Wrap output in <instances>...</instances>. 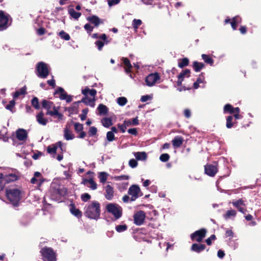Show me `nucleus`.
I'll return each mask as SVG.
<instances>
[{
    "instance_id": "e433bc0d",
    "label": "nucleus",
    "mask_w": 261,
    "mask_h": 261,
    "mask_svg": "<svg viewBox=\"0 0 261 261\" xmlns=\"http://www.w3.org/2000/svg\"><path fill=\"white\" fill-rule=\"evenodd\" d=\"M101 122L102 123V125L107 128L109 127L110 126L112 125V119L110 118L105 117L101 119Z\"/></svg>"
},
{
    "instance_id": "1a4fd4ad",
    "label": "nucleus",
    "mask_w": 261,
    "mask_h": 261,
    "mask_svg": "<svg viewBox=\"0 0 261 261\" xmlns=\"http://www.w3.org/2000/svg\"><path fill=\"white\" fill-rule=\"evenodd\" d=\"M246 200L245 198H240L238 200H232L231 203L234 207L238 209V210L243 214H245L247 210L245 208Z\"/></svg>"
},
{
    "instance_id": "f704fd0d",
    "label": "nucleus",
    "mask_w": 261,
    "mask_h": 261,
    "mask_svg": "<svg viewBox=\"0 0 261 261\" xmlns=\"http://www.w3.org/2000/svg\"><path fill=\"white\" fill-rule=\"evenodd\" d=\"M201 58L206 64H210L211 66H213L214 64V60L210 57L209 55L206 54H202Z\"/></svg>"
},
{
    "instance_id": "680f3d73",
    "label": "nucleus",
    "mask_w": 261,
    "mask_h": 261,
    "mask_svg": "<svg viewBox=\"0 0 261 261\" xmlns=\"http://www.w3.org/2000/svg\"><path fill=\"white\" fill-rule=\"evenodd\" d=\"M128 165L131 168H135L138 166V162L136 160L132 159L129 161Z\"/></svg>"
},
{
    "instance_id": "c03bdc74",
    "label": "nucleus",
    "mask_w": 261,
    "mask_h": 261,
    "mask_svg": "<svg viewBox=\"0 0 261 261\" xmlns=\"http://www.w3.org/2000/svg\"><path fill=\"white\" fill-rule=\"evenodd\" d=\"M31 105L36 110H39L40 108L39 99L37 97H34L32 99Z\"/></svg>"
},
{
    "instance_id": "49530a36",
    "label": "nucleus",
    "mask_w": 261,
    "mask_h": 261,
    "mask_svg": "<svg viewBox=\"0 0 261 261\" xmlns=\"http://www.w3.org/2000/svg\"><path fill=\"white\" fill-rule=\"evenodd\" d=\"M59 36L61 39L66 41H68L70 39L69 35L63 30L59 33Z\"/></svg>"
},
{
    "instance_id": "f03ea898",
    "label": "nucleus",
    "mask_w": 261,
    "mask_h": 261,
    "mask_svg": "<svg viewBox=\"0 0 261 261\" xmlns=\"http://www.w3.org/2000/svg\"><path fill=\"white\" fill-rule=\"evenodd\" d=\"M6 194L10 202L15 207L18 205L21 198V191L16 188H9L6 191Z\"/></svg>"
},
{
    "instance_id": "a18cd8bd",
    "label": "nucleus",
    "mask_w": 261,
    "mask_h": 261,
    "mask_svg": "<svg viewBox=\"0 0 261 261\" xmlns=\"http://www.w3.org/2000/svg\"><path fill=\"white\" fill-rule=\"evenodd\" d=\"M190 72L191 71L190 69H186L182 70L178 76L184 80V78L189 77L190 76Z\"/></svg>"
},
{
    "instance_id": "c9c22d12",
    "label": "nucleus",
    "mask_w": 261,
    "mask_h": 261,
    "mask_svg": "<svg viewBox=\"0 0 261 261\" xmlns=\"http://www.w3.org/2000/svg\"><path fill=\"white\" fill-rule=\"evenodd\" d=\"M87 182H88L90 184V186L89 187L92 190H94L97 189V184L94 181L93 178L84 179L83 181V183L84 184H86V183Z\"/></svg>"
},
{
    "instance_id": "ea45409f",
    "label": "nucleus",
    "mask_w": 261,
    "mask_h": 261,
    "mask_svg": "<svg viewBox=\"0 0 261 261\" xmlns=\"http://www.w3.org/2000/svg\"><path fill=\"white\" fill-rule=\"evenodd\" d=\"M64 136L66 140H71L74 138V135L67 128L64 129Z\"/></svg>"
},
{
    "instance_id": "13d9d810",
    "label": "nucleus",
    "mask_w": 261,
    "mask_h": 261,
    "mask_svg": "<svg viewBox=\"0 0 261 261\" xmlns=\"http://www.w3.org/2000/svg\"><path fill=\"white\" fill-rule=\"evenodd\" d=\"M88 111H89V110L88 108H85V109H83L82 114H81L80 115V118L82 121H84L86 119Z\"/></svg>"
},
{
    "instance_id": "5fc2aeb1",
    "label": "nucleus",
    "mask_w": 261,
    "mask_h": 261,
    "mask_svg": "<svg viewBox=\"0 0 261 261\" xmlns=\"http://www.w3.org/2000/svg\"><path fill=\"white\" fill-rule=\"evenodd\" d=\"M170 158V155L168 153H163L160 156V160L162 162H167Z\"/></svg>"
},
{
    "instance_id": "bb28decb",
    "label": "nucleus",
    "mask_w": 261,
    "mask_h": 261,
    "mask_svg": "<svg viewBox=\"0 0 261 261\" xmlns=\"http://www.w3.org/2000/svg\"><path fill=\"white\" fill-rule=\"evenodd\" d=\"M133 154L138 161H145L147 158V154L144 151L134 152Z\"/></svg>"
},
{
    "instance_id": "cd10ccee",
    "label": "nucleus",
    "mask_w": 261,
    "mask_h": 261,
    "mask_svg": "<svg viewBox=\"0 0 261 261\" xmlns=\"http://www.w3.org/2000/svg\"><path fill=\"white\" fill-rule=\"evenodd\" d=\"M121 60L124 65L125 72L126 73H129L130 72L131 69L132 68V65L130 64L129 60L127 58L124 57L121 59Z\"/></svg>"
},
{
    "instance_id": "473e14b6",
    "label": "nucleus",
    "mask_w": 261,
    "mask_h": 261,
    "mask_svg": "<svg viewBox=\"0 0 261 261\" xmlns=\"http://www.w3.org/2000/svg\"><path fill=\"white\" fill-rule=\"evenodd\" d=\"M237 215V212L233 210H228L226 214L224 215L225 219L227 220L228 219H234Z\"/></svg>"
},
{
    "instance_id": "37998d69",
    "label": "nucleus",
    "mask_w": 261,
    "mask_h": 261,
    "mask_svg": "<svg viewBox=\"0 0 261 261\" xmlns=\"http://www.w3.org/2000/svg\"><path fill=\"white\" fill-rule=\"evenodd\" d=\"M68 12L70 15L75 19H78L81 15L80 12H76L73 9H69Z\"/></svg>"
},
{
    "instance_id": "7ed1b4c3",
    "label": "nucleus",
    "mask_w": 261,
    "mask_h": 261,
    "mask_svg": "<svg viewBox=\"0 0 261 261\" xmlns=\"http://www.w3.org/2000/svg\"><path fill=\"white\" fill-rule=\"evenodd\" d=\"M107 212L114 216L115 220L120 219L122 215V208L115 203H109L106 206Z\"/></svg>"
},
{
    "instance_id": "79ce46f5",
    "label": "nucleus",
    "mask_w": 261,
    "mask_h": 261,
    "mask_svg": "<svg viewBox=\"0 0 261 261\" xmlns=\"http://www.w3.org/2000/svg\"><path fill=\"white\" fill-rule=\"evenodd\" d=\"M142 23V21L139 19H134L132 21V26L134 30L136 32L139 28V27Z\"/></svg>"
},
{
    "instance_id": "a878e982",
    "label": "nucleus",
    "mask_w": 261,
    "mask_h": 261,
    "mask_svg": "<svg viewBox=\"0 0 261 261\" xmlns=\"http://www.w3.org/2000/svg\"><path fill=\"white\" fill-rule=\"evenodd\" d=\"M97 91L94 89H90L88 87H86L84 89H82V93L85 96H87L88 94L92 97H95Z\"/></svg>"
},
{
    "instance_id": "9b49d317",
    "label": "nucleus",
    "mask_w": 261,
    "mask_h": 261,
    "mask_svg": "<svg viewBox=\"0 0 261 261\" xmlns=\"http://www.w3.org/2000/svg\"><path fill=\"white\" fill-rule=\"evenodd\" d=\"M160 76L158 72L151 73L148 74L145 78L146 85L149 87L153 86L155 83L160 80Z\"/></svg>"
},
{
    "instance_id": "2eb2a0df",
    "label": "nucleus",
    "mask_w": 261,
    "mask_h": 261,
    "mask_svg": "<svg viewBox=\"0 0 261 261\" xmlns=\"http://www.w3.org/2000/svg\"><path fill=\"white\" fill-rule=\"evenodd\" d=\"M233 116L230 115L226 118V126L227 128H231L235 124V122H232L233 117L235 120L241 119L243 117L239 113L233 114Z\"/></svg>"
},
{
    "instance_id": "3c124183",
    "label": "nucleus",
    "mask_w": 261,
    "mask_h": 261,
    "mask_svg": "<svg viewBox=\"0 0 261 261\" xmlns=\"http://www.w3.org/2000/svg\"><path fill=\"white\" fill-rule=\"evenodd\" d=\"M79 101H76L72 104V106L69 108V111L71 113H76L77 110L78 104Z\"/></svg>"
},
{
    "instance_id": "bf43d9fd",
    "label": "nucleus",
    "mask_w": 261,
    "mask_h": 261,
    "mask_svg": "<svg viewBox=\"0 0 261 261\" xmlns=\"http://www.w3.org/2000/svg\"><path fill=\"white\" fill-rule=\"evenodd\" d=\"M81 198L84 202H87L91 198V196L88 193H85L81 195Z\"/></svg>"
},
{
    "instance_id": "864d4df0",
    "label": "nucleus",
    "mask_w": 261,
    "mask_h": 261,
    "mask_svg": "<svg viewBox=\"0 0 261 261\" xmlns=\"http://www.w3.org/2000/svg\"><path fill=\"white\" fill-rule=\"evenodd\" d=\"M95 44L97 47L98 50H101L106 43L102 40H98L95 42Z\"/></svg>"
},
{
    "instance_id": "b1692460",
    "label": "nucleus",
    "mask_w": 261,
    "mask_h": 261,
    "mask_svg": "<svg viewBox=\"0 0 261 261\" xmlns=\"http://www.w3.org/2000/svg\"><path fill=\"white\" fill-rule=\"evenodd\" d=\"M4 184L9 183L11 181H14L17 179V176L14 173H10L8 174H4Z\"/></svg>"
},
{
    "instance_id": "58836bf2",
    "label": "nucleus",
    "mask_w": 261,
    "mask_h": 261,
    "mask_svg": "<svg viewBox=\"0 0 261 261\" xmlns=\"http://www.w3.org/2000/svg\"><path fill=\"white\" fill-rule=\"evenodd\" d=\"M70 211L73 215L78 218H81L82 216V212L79 209L76 208L74 206H72L70 208Z\"/></svg>"
},
{
    "instance_id": "f3484780",
    "label": "nucleus",
    "mask_w": 261,
    "mask_h": 261,
    "mask_svg": "<svg viewBox=\"0 0 261 261\" xmlns=\"http://www.w3.org/2000/svg\"><path fill=\"white\" fill-rule=\"evenodd\" d=\"M44 181V179L41 175V174L38 171H36L34 174V177L31 179V182L32 184H40Z\"/></svg>"
},
{
    "instance_id": "a19ab883",
    "label": "nucleus",
    "mask_w": 261,
    "mask_h": 261,
    "mask_svg": "<svg viewBox=\"0 0 261 261\" xmlns=\"http://www.w3.org/2000/svg\"><path fill=\"white\" fill-rule=\"evenodd\" d=\"M189 60L187 58H184L181 60H179L178 66L179 68H182L188 65Z\"/></svg>"
},
{
    "instance_id": "39448f33",
    "label": "nucleus",
    "mask_w": 261,
    "mask_h": 261,
    "mask_svg": "<svg viewBox=\"0 0 261 261\" xmlns=\"http://www.w3.org/2000/svg\"><path fill=\"white\" fill-rule=\"evenodd\" d=\"M49 65L43 62H38L36 67V75L40 78L45 79L49 75Z\"/></svg>"
},
{
    "instance_id": "f257e3e1",
    "label": "nucleus",
    "mask_w": 261,
    "mask_h": 261,
    "mask_svg": "<svg viewBox=\"0 0 261 261\" xmlns=\"http://www.w3.org/2000/svg\"><path fill=\"white\" fill-rule=\"evenodd\" d=\"M100 204L97 201H91L85 206L84 215L90 219L97 220L100 218Z\"/></svg>"
},
{
    "instance_id": "8fccbe9b",
    "label": "nucleus",
    "mask_w": 261,
    "mask_h": 261,
    "mask_svg": "<svg viewBox=\"0 0 261 261\" xmlns=\"http://www.w3.org/2000/svg\"><path fill=\"white\" fill-rule=\"evenodd\" d=\"M108 174L105 172H101L99 174L100 182L104 184L107 181Z\"/></svg>"
},
{
    "instance_id": "6e6d98bb",
    "label": "nucleus",
    "mask_w": 261,
    "mask_h": 261,
    "mask_svg": "<svg viewBox=\"0 0 261 261\" xmlns=\"http://www.w3.org/2000/svg\"><path fill=\"white\" fill-rule=\"evenodd\" d=\"M97 132V129L96 127H95V126L90 127L89 128V132H88L89 136L93 137V136H95V135H96Z\"/></svg>"
},
{
    "instance_id": "393cba45",
    "label": "nucleus",
    "mask_w": 261,
    "mask_h": 261,
    "mask_svg": "<svg viewBox=\"0 0 261 261\" xmlns=\"http://www.w3.org/2000/svg\"><path fill=\"white\" fill-rule=\"evenodd\" d=\"M53 109L54 111H47L46 114L47 115L56 116L59 120L62 119L63 115L58 112V110L55 106H54Z\"/></svg>"
},
{
    "instance_id": "72a5a7b5",
    "label": "nucleus",
    "mask_w": 261,
    "mask_h": 261,
    "mask_svg": "<svg viewBox=\"0 0 261 261\" xmlns=\"http://www.w3.org/2000/svg\"><path fill=\"white\" fill-rule=\"evenodd\" d=\"M205 65L203 63L194 61L193 63V68L195 72L200 71L204 67Z\"/></svg>"
},
{
    "instance_id": "4468645a",
    "label": "nucleus",
    "mask_w": 261,
    "mask_h": 261,
    "mask_svg": "<svg viewBox=\"0 0 261 261\" xmlns=\"http://www.w3.org/2000/svg\"><path fill=\"white\" fill-rule=\"evenodd\" d=\"M204 172L207 175L213 177L218 172V169L215 165L207 164L204 166Z\"/></svg>"
},
{
    "instance_id": "dca6fc26",
    "label": "nucleus",
    "mask_w": 261,
    "mask_h": 261,
    "mask_svg": "<svg viewBox=\"0 0 261 261\" xmlns=\"http://www.w3.org/2000/svg\"><path fill=\"white\" fill-rule=\"evenodd\" d=\"M58 147H60L61 150H62V143L61 141H59L56 144H54L51 146H48L47 151L48 153L53 155V158H55V155L57 152Z\"/></svg>"
},
{
    "instance_id": "5701e85b",
    "label": "nucleus",
    "mask_w": 261,
    "mask_h": 261,
    "mask_svg": "<svg viewBox=\"0 0 261 261\" xmlns=\"http://www.w3.org/2000/svg\"><path fill=\"white\" fill-rule=\"evenodd\" d=\"M95 97H93V98H89L87 96H84L80 101H79L80 103L83 102L87 106H89L91 107L95 106Z\"/></svg>"
},
{
    "instance_id": "4be33fe9",
    "label": "nucleus",
    "mask_w": 261,
    "mask_h": 261,
    "mask_svg": "<svg viewBox=\"0 0 261 261\" xmlns=\"http://www.w3.org/2000/svg\"><path fill=\"white\" fill-rule=\"evenodd\" d=\"M205 248L206 246L204 244L194 243L192 244L191 247V250L192 251L199 253L203 251L205 249Z\"/></svg>"
},
{
    "instance_id": "6e6552de",
    "label": "nucleus",
    "mask_w": 261,
    "mask_h": 261,
    "mask_svg": "<svg viewBox=\"0 0 261 261\" xmlns=\"http://www.w3.org/2000/svg\"><path fill=\"white\" fill-rule=\"evenodd\" d=\"M10 16L4 11L0 10V31L6 30L11 25Z\"/></svg>"
},
{
    "instance_id": "2f4dec72",
    "label": "nucleus",
    "mask_w": 261,
    "mask_h": 261,
    "mask_svg": "<svg viewBox=\"0 0 261 261\" xmlns=\"http://www.w3.org/2000/svg\"><path fill=\"white\" fill-rule=\"evenodd\" d=\"M88 20L94 24L95 27H97L102 22L101 20L96 15H93L92 16L88 17L87 18Z\"/></svg>"
},
{
    "instance_id": "774afa93",
    "label": "nucleus",
    "mask_w": 261,
    "mask_h": 261,
    "mask_svg": "<svg viewBox=\"0 0 261 261\" xmlns=\"http://www.w3.org/2000/svg\"><path fill=\"white\" fill-rule=\"evenodd\" d=\"M231 20L232 21H233L236 23H237V24L240 23L241 22V21H242V18L239 15H237V16H236L233 17L231 19Z\"/></svg>"
},
{
    "instance_id": "a211bd4d",
    "label": "nucleus",
    "mask_w": 261,
    "mask_h": 261,
    "mask_svg": "<svg viewBox=\"0 0 261 261\" xmlns=\"http://www.w3.org/2000/svg\"><path fill=\"white\" fill-rule=\"evenodd\" d=\"M106 193L105 194V198L109 200H111L114 197V189L110 185H108L105 187Z\"/></svg>"
},
{
    "instance_id": "09e8293b",
    "label": "nucleus",
    "mask_w": 261,
    "mask_h": 261,
    "mask_svg": "<svg viewBox=\"0 0 261 261\" xmlns=\"http://www.w3.org/2000/svg\"><path fill=\"white\" fill-rule=\"evenodd\" d=\"M127 102V98L125 97H120L117 99V102L120 106H124Z\"/></svg>"
},
{
    "instance_id": "0e129e2a",
    "label": "nucleus",
    "mask_w": 261,
    "mask_h": 261,
    "mask_svg": "<svg viewBox=\"0 0 261 261\" xmlns=\"http://www.w3.org/2000/svg\"><path fill=\"white\" fill-rule=\"evenodd\" d=\"M84 29H85V30L87 31V33L88 34H90L92 31H93V27H92L90 24L89 23H86L85 25H84Z\"/></svg>"
},
{
    "instance_id": "7c9ffc66",
    "label": "nucleus",
    "mask_w": 261,
    "mask_h": 261,
    "mask_svg": "<svg viewBox=\"0 0 261 261\" xmlns=\"http://www.w3.org/2000/svg\"><path fill=\"white\" fill-rule=\"evenodd\" d=\"M41 105L42 108L46 109L47 111H50L49 109L55 106L54 103L52 101L47 100L46 99H43L41 101Z\"/></svg>"
},
{
    "instance_id": "423d86ee",
    "label": "nucleus",
    "mask_w": 261,
    "mask_h": 261,
    "mask_svg": "<svg viewBox=\"0 0 261 261\" xmlns=\"http://www.w3.org/2000/svg\"><path fill=\"white\" fill-rule=\"evenodd\" d=\"M40 252L43 261H56V253L51 248L43 247Z\"/></svg>"
},
{
    "instance_id": "c756f323",
    "label": "nucleus",
    "mask_w": 261,
    "mask_h": 261,
    "mask_svg": "<svg viewBox=\"0 0 261 261\" xmlns=\"http://www.w3.org/2000/svg\"><path fill=\"white\" fill-rule=\"evenodd\" d=\"M97 110L98 111V114L100 116L107 115L109 111L108 107L101 103L98 105Z\"/></svg>"
},
{
    "instance_id": "c85d7f7f",
    "label": "nucleus",
    "mask_w": 261,
    "mask_h": 261,
    "mask_svg": "<svg viewBox=\"0 0 261 261\" xmlns=\"http://www.w3.org/2000/svg\"><path fill=\"white\" fill-rule=\"evenodd\" d=\"M183 141V138L181 136H177L172 140V145L174 148H178L182 144Z\"/></svg>"
},
{
    "instance_id": "69168bd1",
    "label": "nucleus",
    "mask_w": 261,
    "mask_h": 261,
    "mask_svg": "<svg viewBox=\"0 0 261 261\" xmlns=\"http://www.w3.org/2000/svg\"><path fill=\"white\" fill-rule=\"evenodd\" d=\"M216 237L215 234H212L210 237L208 238L205 240V242L208 245H211L212 244V241L216 240Z\"/></svg>"
},
{
    "instance_id": "0eeeda50",
    "label": "nucleus",
    "mask_w": 261,
    "mask_h": 261,
    "mask_svg": "<svg viewBox=\"0 0 261 261\" xmlns=\"http://www.w3.org/2000/svg\"><path fill=\"white\" fill-rule=\"evenodd\" d=\"M127 194L130 196V201H134L143 195L139 186L137 185H132L128 190Z\"/></svg>"
},
{
    "instance_id": "20e7f679",
    "label": "nucleus",
    "mask_w": 261,
    "mask_h": 261,
    "mask_svg": "<svg viewBox=\"0 0 261 261\" xmlns=\"http://www.w3.org/2000/svg\"><path fill=\"white\" fill-rule=\"evenodd\" d=\"M66 191L64 188L61 187L59 185L52 186L49 191L50 198L55 201L60 199L61 196H64Z\"/></svg>"
},
{
    "instance_id": "e2e57ef3",
    "label": "nucleus",
    "mask_w": 261,
    "mask_h": 261,
    "mask_svg": "<svg viewBox=\"0 0 261 261\" xmlns=\"http://www.w3.org/2000/svg\"><path fill=\"white\" fill-rule=\"evenodd\" d=\"M74 129L77 132H80L83 130V125L82 124L76 122L74 123Z\"/></svg>"
},
{
    "instance_id": "603ef678",
    "label": "nucleus",
    "mask_w": 261,
    "mask_h": 261,
    "mask_svg": "<svg viewBox=\"0 0 261 261\" xmlns=\"http://www.w3.org/2000/svg\"><path fill=\"white\" fill-rule=\"evenodd\" d=\"M15 102L14 100H12L11 101H10V102H9V103L6 105V109L10 111L11 112H12V113H13V109L14 108V106H15Z\"/></svg>"
},
{
    "instance_id": "4d7b16f0",
    "label": "nucleus",
    "mask_w": 261,
    "mask_h": 261,
    "mask_svg": "<svg viewBox=\"0 0 261 261\" xmlns=\"http://www.w3.org/2000/svg\"><path fill=\"white\" fill-rule=\"evenodd\" d=\"M107 139L109 142H112L115 140V135L113 132H108L107 133Z\"/></svg>"
},
{
    "instance_id": "412c9836",
    "label": "nucleus",
    "mask_w": 261,
    "mask_h": 261,
    "mask_svg": "<svg viewBox=\"0 0 261 261\" xmlns=\"http://www.w3.org/2000/svg\"><path fill=\"white\" fill-rule=\"evenodd\" d=\"M36 121L39 124L42 125H46L48 122V120L44 117V114L42 111L40 112L36 115Z\"/></svg>"
},
{
    "instance_id": "4c0bfd02",
    "label": "nucleus",
    "mask_w": 261,
    "mask_h": 261,
    "mask_svg": "<svg viewBox=\"0 0 261 261\" xmlns=\"http://www.w3.org/2000/svg\"><path fill=\"white\" fill-rule=\"evenodd\" d=\"M223 113L224 114H233V107L230 104H226L223 108Z\"/></svg>"
},
{
    "instance_id": "9d476101",
    "label": "nucleus",
    "mask_w": 261,
    "mask_h": 261,
    "mask_svg": "<svg viewBox=\"0 0 261 261\" xmlns=\"http://www.w3.org/2000/svg\"><path fill=\"white\" fill-rule=\"evenodd\" d=\"M206 233V229L205 228H201L191 234V239L192 241H196L200 243L202 242L203 238H205Z\"/></svg>"
},
{
    "instance_id": "ddd939ff",
    "label": "nucleus",
    "mask_w": 261,
    "mask_h": 261,
    "mask_svg": "<svg viewBox=\"0 0 261 261\" xmlns=\"http://www.w3.org/2000/svg\"><path fill=\"white\" fill-rule=\"evenodd\" d=\"M145 218V214L143 211L137 212L134 215V223L137 225H142L144 221Z\"/></svg>"
},
{
    "instance_id": "052dcab7",
    "label": "nucleus",
    "mask_w": 261,
    "mask_h": 261,
    "mask_svg": "<svg viewBox=\"0 0 261 261\" xmlns=\"http://www.w3.org/2000/svg\"><path fill=\"white\" fill-rule=\"evenodd\" d=\"M196 82H197V83H198L199 84H203V85H204L206 82L204 81V73H201L199 77L197 78Z\"/></svg>"
},
{
    "instance_id": "338daca9",
    "label": "nucleus",
    "mask_w": 261,
    "mask_h": 261,
    "mask_svg": "<svg viewBox=\"0 0 261 261\" xmlns=\"http://www.w3.org/2000/svg\"><path fill=\"white\" fill-rule=\"evenodd\" d=\"M99 39H101L102 41L105 42L106 44H108L109 42V41L108 40L107 35L105 34L100 35Z\"/></svg>"
},
{
    "instance_id": "6ab92c4d",
    "label": "nucleus",
    "mask_w": 261,
    "mask_h": 261,
    "mask_svg": "<svg viewBox=\"0 0 261 261\" xmlns=\"http://www.w3.org/2000/svg\"><path fill=\"white\" fill-rule=\"evenodd\" d=\"M16 136L19 140L24 141L28 137V133L26 130L19 128L16 132Z\"/></svg>"
},
{
    "instance_id": "f8f14e48",
    "label": "nucleus",
    "mask_w": 261,
    "mask_h": 261,
    "mask_svg": "<svg viewBox=\"0 0 261 261\" xmlns=\"http://www.w3.org/2000/svg\"><path fill=\"white\" fill-rule=\"evenodd\" d=\"M60 94L59 98L61 100H65L67 103H69L72 100V96L68 95L62 87H58L56 89L55 94Z\"/></svg>"
},
{
    "instance_id": "de8ad7c7",
    "label": "nucleus",
    "mask_w": 261,
    "mask_h": 261,
    "mask_svg": "<svg viewBox=\"0 0 261 261\" xmlns=\"http://www.w3.org/2000/svg\"><path fill=\"white\" fill-rule=\"evenodd\" d=\"M127 229V226L126 224L118 225L115 227L116 230L119 233L125 231Z\"/></svg>"
},
{
    "instance_id": "aec40b11",
    "label": "nucleus",
    "mask_w": 261,
    "mask_h": 261,
    "mask_svg": "<svg viewBox=\"0 0 261 261\" xmlns=\"http://www.w3.org/2000/svg\"><path fill=\"white\" fill-rule=\"evenodd\" d=\"M32 220V217L30 214L23 215L19 220L20 224L23 226L29 225Z\"/></svg>"
}]
</instances>
